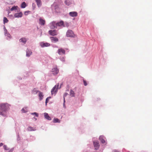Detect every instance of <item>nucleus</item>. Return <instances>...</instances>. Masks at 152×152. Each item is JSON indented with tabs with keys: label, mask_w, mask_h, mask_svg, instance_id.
Wrapping results in <instances>:
<instances>
[{
	"label": "nucleus",
	"mask_w": 152,
	"mask_h": 152,
	"mask_svg": "<svg viewBox=\"0 0 152 152\" xmlns=\"http://www.w3.org/2000/svg\"><path fill=\"white\" fill-rule=\"evenodd\" d=\"M61 60L63 62L65 61V57H61L60 58Z\"/></svg>",
	"instance_id": "obj_39"
},
{
	"label": "nucleus",
	"mask_w": 152,
	"mask_h": 152,
	"mask_svg": "<svg viewBox=\"0 0 152 152\" xmlns=\"http://www.w3.org/2000/svg\"><path fill=\"white\" fill-rule=\"evenodd\" d=\"M53 123H60V120L57 118H54L53 120Z\"/></svg>",
	"instance_id": "obj_25"
},
{
	"label": "nucleus",
	"mask_w": 152,
	"mask_h": 152,
	"mask_svg": "<svg viewBox=\"0 0 152 152\" xmlns=\"http://www.w3.org/2000/svg\"><path fill=\"white\" fill-rule=\"evenodd\" d=\"M27 39L25 37H23L19 39V41L20 42H21L22 43V44L23 45H24L27 42Z\"/></svg>",
	"instance_id": "obj_11"
},
{
	"label": "nucleus",
	"mask_w": 152,
	"mask_h": 152,
	"mask_svg": "<svg viewBox=\"0 0 152 152\" xmlns=\"http://www.w3.org/2000/svg\"><path fill=\"white\" fill-rule=\"evenodd\" d=\"M17 8H18V6H14L11 8L10 10L11 11H12L13 10H17Z\"/></svg>",
	"instance_id": "obj_31"
},
{
	"label": "nucleus",
	"mask_w": 152,
	"mask_h": 152,
	"mask_svg": "<svg viewBox=\"0 0 152 152\" xmlns=\"http://www.w3.org/2000/svg\"><path fill=\"white\" fill-rule=\"evenodd\" d=\"M26 7V4L24 2H22L21 5V8H24Z\"/></svg>",
	"instance_id": "obj_27"
},
{
	"label": "nucleus",
	"mask_w": 152,
	"mask_h": 152,
	"mask_svg": "<svg viewBox=\"0 0 152 152\" xmlns=\"http://www.w3.org/2000/svg\"><path fill=\"white\" fill-rule=\"evenodd\" d=\"M58 86L59 85H57V86L56 85H55L53 87L51 90V94L53 95L54 93L55 94L57 93Z\"/></svg>",
	"instance_id": "obj_4"
},
{
	"label": "nucleus",
	"mask_w": 152,
	"mask_h": 152,
	"mask_svg": "<svg viewBox=\"0 0 152 152\" xmlns=\"http://www.w3.org/2000/svg\"><path fill=\"white\" fill-rule=\"evenodd\" d=\"M113 152H119L118 151H117L116 150H114Z\"/></svg>",
	"instance_id": "obj_46"
},
{
	"label": "nucleus",
	"mask_w": 152,
	"mask_h": 152,
	"mask_svg": "<svg viewBox=\"0 0 152 152\" xmlns=\"http://www.w3.org/2000/svg\"><path fill=\"white\" fill-rule=\"evenodd\" d=\"M10 105L7 103L0 104V115L7 117V111L10 109Z\"/></svg>",
	"instance_id": "obj_1"
},
{
	"label": "nucleus",
	"mask_w": 152,
	"mask_h": 152,
	"mask_svg": "<svg viewBox=\"0 0 152 152\" xmlns=\"http://www.w3.org/2000/svg\"><path fill=\"white\" fill-rule=\"evenodd\" d=\"M30 137H31V138H32V139L33 140H34L35 139V138L34 137V136H30Z\"/></svg>",
	"instance_id": "obj_44"
},
{
	"label": "nucleus",
	"mask_w": 152,
	"mask_h": 152,
	"mask_svg": "<svg viewBox=\"0 0 152 152\" xmlns=\"http://www.w3.org/2000/svg\"><path fill=\"white\" fill-rule=\"evenodd\" d=\"M44 95L43 93L41 91H39V96L40 101L42 100L43 98Z\"/></svg>",
	"instance_id": "obj_20"
},
{
	"label": "nucleus",
	"mask_w": 152,
	"mask_h": 152,
	"mask_svg": "<svg viewBox=\"0 0 152 152\" xmlns=\"http://www.w3.org/2000/svg\"><path fill=\"white\" fill-rule=\"evenodd\" d=\"M93 145L95 150H97L99 148L100 145L99 141H94Z\"/></svg>",
	"instance_id": "obj_6"
},
{
	"label": "nucleus",
	"mask_w": 152,
	"mask_h": 152,
	"mask_svg": "<svg viewBox=\"0 0 152 152\" xmlns=\"http://www.w3.org/2000/svg\"><path fill=\"white\" fill-rule=\"evenodd\" d=\"M14 150V148H12L10 149H9L8 151H6L5 152H12Z\"/></svg>",
	"instance_id": "obj_35"
},
{
	"label": "nucleus",
	"mask_w": 152,
	"mask_h": 152,
	"mask_svg": "<svg viewBox=\"0 0 152 152\" xmlns=\"http://www.w3.org/2000/svg\"><path fill=\"white\" fill-rule=\"evenodd\" d=\"M57 52L59 55H61L62 54H65V50L62 48L58 49Z\"/></svg>",
	"instance_id": "obj_10"
},
{
	"label": "nucleus",
	"mask_w": 152,
	"mask_h": 152,
	"mask_svg": "<svg viewBox=\"0 0 152 152\" xmlns=\"http://www.w3.org/2000/svg\"><path fill=\"white\" fill-rule=\"evenodd\" d=\"M50 38L51 42L53 43H56L58 41V39L56 37H51Z\"/></svg>",
	"instance_id": "obj_17"
},
{
	"label": "nucleus",
	"mask_w": 152,
	"mask_h": 152,
	"mask_svg": "<svg viewBox=\"0 0 152 152\" xmlns=\"http://www.w3.org/2000/svg\"><path fill=\"white\" fill-rule=\"evenodd\" d=\"M29 12H30V11H26L24 12V15H28V13Z\"/></svg>",
	"instance_id": "obj_38"
},
{
	"label": "nucleus",
	"mask_w": 152,
	"mask_h": 152,
	"mask_svg": "<svg viewBox=\"0 0 152 152\" xmlns=\"http://www.w3.org/2000/svg\"><path fill=\"white\" fill-rule=\"evenodd\" d=\"M39 45L42 48L48 47L50 46V44L47 42L45 43L44 42H41L39 43Z\"/></svg>",
	"instance_id": "obj_7"
},
{
	"label": "nucleus",
	"mask_w": 152,
	"mask_h": 152,
	"mask_svg": "<svg viewBox=\"0 0 152 152\" xmlns=\"http://www.w3.org/2000/svg\"><path fill=\"white\" fill-rule=\"evenodd\" d=\"M66 36L67 37H73L75 36V35L72 30H69L66 32Z\"/></svg>",
	"instance_id": "obj_3"
},
{
	"label": "nucleus",
	"mask_w": 152,
	"mask_h": 152,
	"mask_svg": "<svg viewBox=\"0 0 152 152\" xmlns=\"http://www.w3.org/2000/svg\"><path fill=\"white\" fill-rule=\"evenodd\" d=\"M8 22V20L7 18L5 17H4V19H3V22L4 24H5V23H7Z\"/></svg>",
	"instance_id": "obj_30"
},
{
	"label": "nucleus",
	"mask_w": 152,
	"mask_h": 152,
	"mask_svg": "<svg viewBox=\"0 0 152 152\" xmlns=\"http://www.w3.org/2000/svg\"><path fill=\"white\" fill-rule=\"evenodd\" d=\"M68 94L67 93H65L63 95V99L64 100V98L65 99V97H66Z\"/></svg>",
	"instance_id": "obj_37"
},
{
	"label": "nucleus",
	"mask_w": 152,
	"mask_h": 152,
	"mask_svg": "<svg viewBox=\"0 0 152 152\" xmlns=\"http://www.w3.org/2000/svg\"><path fill=\"white\" fill-rule=\"evenodd\" d=\"M45 23V21L42 18H40L39 19V24L41 26H44Z\"/></svg>",
	"instance_id": "obj_13"
},
{
	"label": "nucleus",
	"mask_w": 152,
	"mask_h": 152,
	"mask_svg": "<svg viewBox=\"0 0 152 152\" xmlns=\"http://www.w3.org/2000/svg\"><path fill=\"white\" fill-rule=\"evenodd\" d=\"M51 98L50 97H48L45 100V104L46 105H47V103L48 102V101L49 100V99Z\"/></svg>",
	"instance_id": "obj_34"
},
{
	"label": "nucleus",
	"mask_w": 152,
	"mask_h": 152,
	"mask_svg": "<svg viewBox=\"0 0 152 152\" xmlns=\"http://www.w3.org/2000/svg\"><path fill=\"white\" fill-rule=\"evenodd\" d=\"M44 117L45 119L48 120H51V118L48 115V113H44Z\"/></svg>",
	"instance_id": "obj_18"
},
{
	"label": "nucleus",
	"mask_w": 152,
	"mask_h": 152,
	"mask_svg": "<svg viewBox=\"0 0 152 152\" xmlns=\"http://www.w3.org/2000/svg\"><path fill=\"white\" fill-rule=\"evenodd\" d=\"M20 137H19V136L18 134L17 135V140L18 141L19 140H20Z\"/></svg>",
	"instance_id": "obj_43"
},
{
	"label": "nucleus",
	"mask_w": 152,
	"mask_h": 152,
	"mask_svg": "<svg viewBox=\"0 0 152 152\" xmlns=\"http://www.w3.org/2000/svg\"><path fill=\"white\" fill-rule=\"evenodd\" d=\"M54 47H55V48H58V47L57 46H55Z\"/></svg>",
	"instance_id": "obj_48"
},
{
	"label": "nucleus",
	"mask_w": 152,
	"mask_h": 152,
	"mask_svg": "<svg viewBox=\"0 0 152 152\" xmlns=\"http://www.w3.org/2000/svg\"><path fill=\"white\" fill-rule=\"evenodd\" d=\"M70 95L72 97H74L75 96V93L74 91L72 90H70Z\"/></svg>",
	"instance_id": "obj_26"
},
{
	"label": "nucleus",
	"mask_w": 152,
	"mask_h": 152,
	"mask_svg": "<svg viewBox=\"0 0 152 152\" xmlns=\"http://www.w3.org/2000/svg\"><path fill=\"white\" fill-rule=\"evenodd\" d=\"M52 73L54 75H56L59 72V70L56 67H55L52 69Z\"/></svg>",
	"instance_id": "obj_8"
},
{
	"label": "nucleus",
	"mask_w": 152,
	"mask_h": 152,
	"mask_svg": "<svg viewBox=\"0 0 152 152\" xmlns=\"http://www.w3.org/2000/svg\"><path fill=\"white\" fill-rule=\"evenodd\" d=\"M49 33L50 35L53 36H54L57 35V31L55 30H50L49 31Z\"/></svg>",
	"instance_id": "obj_12"
},
{
	"label": "nucleus",
	"mask_w": 152,
	"mask_h": 152,
	"mask_svg": "<svg viewBox=\"0 0 152 152\" xmlns=\"http://www.w3.org/2000/svg\"><path fill=\"white\" fill-rule=\"evenodd\" d=\"M4 34L5 36L6 37V39L10 40L11 39L12 37L10 34L7 31L6 28L4 26Z\"/></svg>",
	"instance_id": "obj_2"
},
{
	"label": "nucleus",
	"mask_w": 152,
	"mask_h": 152,
	"mask_svg": "<svg viewBox=\"0 0 152 152\" xmlns=\"http://www.w3.org/2000/svg\"><path fill=\"white\" fill-rule=\"evenodd\" d=\"M72 0H66L65 1V3L66 4L67 6H69L72 4Z\"/></svg>",
	"instance_id": "obj_21"
},
{
	"label": "nucleus",
	"mask_w": 152,
	"mask_h": 152,
	"mask_svg": "<svg viewBox=\"0 0 152 152\" xmlns=\"http://www.w3.org/2000/svg\"><path fill=\"white\" fill-rule=\"evenodd\" d=\"M18 78H19V79H22V78L20 77H18Z\"/></svg>",
	"instance_id": "obj_47"
},
{
	"label": "nucleus",
	"mask_w": 152,
	"mask_h": 152,
	"mask_svg": "<svg viewBox=\"0 0 152 152\" xmlns=\"http://www.w3.org/2000/svg\"><path fill=\"white\" fill-rule=\"evenodd\" d=\"M69 23L67 22H64V24L63 25V27H68L69 26Z\"/></svg>",
	"instance_id": "obj_28"
},
{
	"label": "nucleus",
	"mask_w": 152,
	"mask_h": 152,
	"mask_svg": "<svg viewBox=\"0 0 152 152\" xmlns=\"http://www.w3.org/2000/svg\"><path fill=\"white\" fill-rule=\"evenodd\" d=\"M39 7L41 6L42 5L41 1L40 0H35Z\"/></svg>",
	"instance_id": "obj_22"
},
{
	"label": "nucleus",
	"mask_w": 152,
	"mask_h": 152,
	"mask_svg": "<svg viewBox=\"0 0 152 152\" xmlns=\"http://www.w3.org/2000/svg\"><path fill=\"white\" fill-rule=\"evenodd\" d=\"M39 91L37 90V88H34L32 91V93L33 94H37L38 92L39 93Z\"/></svg>",
	"instance_id": "obj_24"
},
{
	"label": "nucleus",
	"mask_w": 152,
	"mask_h": 152,
	"mask_svg": "<svg viewBox=\"0 0 152 152\" xmlns=\"http://www.w3.org/2000/svg\"><path fill=\"white\" fill-rule=\"evenodd\" d=\"M50 27L51 29H54L57 28V24L56 21H53L51 22L50 24Z\"/></svg>",
	"instance_id": "obj_5"
},
{
	"label": "nucleus",
	"mask_w": 152,
	"mask_h": 152,
	"mask_svg": "<svg viewBox=\"0 0 152 152\" xmlns=\"http://www.w3.org/2000/svg\"><path fill=\"white\" fill-rule=\"evenodd\" d=\"M65 103V99L64 98V102H63V106L65 108L66 107Z\"/></svg>",
	"instance_id": "obj_41"
},
{
	"label": "nucleus",
	"mask_w": 152,
	"mask_h": 152,
	"mask_svg": "<svg viewBox=\"0 0 152 152\" xmlns=\"http://www.w3.org/2000/svg\"><path fill=\"white\" fill-rule=\"evenodd\" d=\"M57 26L63 27V25L64 24V22L63 20H61L58 22H57Z\"/></svg>",
	"instance_id": "obj_19"
},
{
	"label": "nucleus",
	"mask_w": 152,
	"mask_h": 152,
	"mask_svg": "<svg viewBox=\"0 0 152 152\" xmlns=\"http://www.w3.org/2000/svg\"><path fill=\"white\" fill-rule=\"evenodd\" d=\"M3 148L6 151H8L10 149V148L7 147V146L5 145H4L3 146Z\"/></svg>",
	"instance_id": "obj_32"
},
{
	"label": "nucleus",
	"mask_w": 152,
	"mask_h": 152,
	"mask_svg": "<svg viewBox=\"0 0 152 152\" xmlns=\"http://www.w3.org/2000/svg\"><path fill=\"white\" fill-rule=\"evenodd\" d=\"M105 137L102 135L100 136L99 137V139L101 142L102 144H104L105 143Z\"/></svg>",
	"instance_id": "obj_15"
},
{
	"label": "nucleus",
	"mask_w": 152,
	"mask_h": 152,
	"mask_svg": "<svg viewBox=\"0 0 152 152\" xmlns=\"http://www.w3.org/2000/svg\"><path fill=\"white\" fill-rule=\"evenodd\" d=\"M28 129L29 131H34L36 130V129H33V128L31 126H29L28 127Z\"/></svg>",
	"instance_id": "obj_29"
},
{
	"label": "nucleus",
	"mask_w": 152,
	"mask_h": 152,
	"mask_svg": "<svg viewBox=\"0 0 152 152\" xmlns=\"http://www.w3.org/2000/svg\"><path fill=\"white\" fill-rule=\"evenodd\" d=\"M31 50L30 49L27 48L26 50V56L27 57H29L32 54Z\"/></svg>",
	"instance_id": "obj_9"
},
{
	"label": "nucleus",
	"mask_w": 152,
	"mask_h": 152,
	"mask_svg": "<svg viewBox=\"0 0 152 152\" xmlns=\"http://www.w3.org/2000/svg\"><path fill=\"white\" fill-rule=\"evenodd\" d=\"M32 7L33 10H34L35 8V4L34 3L32 4Z\"/></svg>",
	"instance_id": "obj_42"
},
{
	"label": "nucleus",
	"mask_w": 152,
	"mask_h": 152,
	"mask_svg": "<svg viewBox=\"0 0 152 152\" xmlns=\"http://www.w3.org/2000/svg\"><path fill=\"white\" fill-rule=\"evenodd\" d=\"M31 114L33 115H35V116L37 117H38V114L36 112H34V113H31Z\"/></svg>",
	"instance_id": "obj_36"
},
{
	"label": "nucleus",
	"mask_w": 152,
	"mask_h": 152,
	"mask_svg": "<svg viewBox=\"0 0 152 152\" xmlns=\"http://www.w3.org/2000/svg\"><path fill=\"white\" fill-rule=\"evenodd\" d=\"M21 111L22 113H26L27 111V109L26 108H23L21 110Z\"/></svg>",
	"instance_id": "obj_33"
},
{
	"label": "nucleus",
	"mask_w": 152,
	"mask_h": 152,
	"mask_svg": "<svg viewBox=\"0 0 152 152\" xmlns=\"http://www.w3.org/2000/svg\"><path fill=\"white\" fill-rule=\"evenodd\" d=\"M22 13L21 12L19 13H15L14 16L15 18H19L21 17L22 16Z\"/></svg>",
	"instance_id": "obj_16"
},
{
	"label": "nucleus",
	"mask_w": 152,
	"mask_h": 152,
	"mask_svg": "<svg viewBox=\"0 0 152 152\" xmlns=\"http://www.w3.org/2000/svg\"><path fill=\"white\" fill-rule=\"evenodd\" d=\"M3 145V144L2 143V142L0 143V147L2 146Z\"/></svg>",
	"instance_id": "obj_45"
},
{
	"label": "nucleus",
	"mask_w": 152,
	"mask_h": 152,
	"mask_svg": "<svg viewBox=\"0 0 152 152\" xmlns=\"http://www.w3.org/2000/svg\"><path fill=\"white\" fill-rule=\"evenodd\" d=\"M69 14L72 17H75L77 15V12L75 11L70 12H69Z\"/></svg>",
	"instance_id": "obj_14"
},
{
	"label": "nucleus",
	"mask_w": 152,
	"mask_h": 152,
	"mask_svg": "<svg viewBox=\"0 0 152 152\" xmlns=\"http://www.w3.org/2000/svg\"><path fill=\"white\" fill-rule=\"evenodd\" d=\"M52 7H54L55 10H56L58 8V4L56 2H54L52 5Z\"/></svg>",
	"instance_id": "obj_23"
},
{
	"label": "nucleus",
	"mask_w": 152,
	"mask_h": 152,
	"mask_svg": "<svg viewBox=\"0 0 152 152\" xmlns=\"http://www.w3.org/2000/svg\"><path fill=\"white\" fill-rule=\"evenodd\" d=\"M83 82L84 85L85 86H86L87 85V82L85 80H83Z\"/></svg>",
	"instance_id": "obj_40"
}]
</instances>
